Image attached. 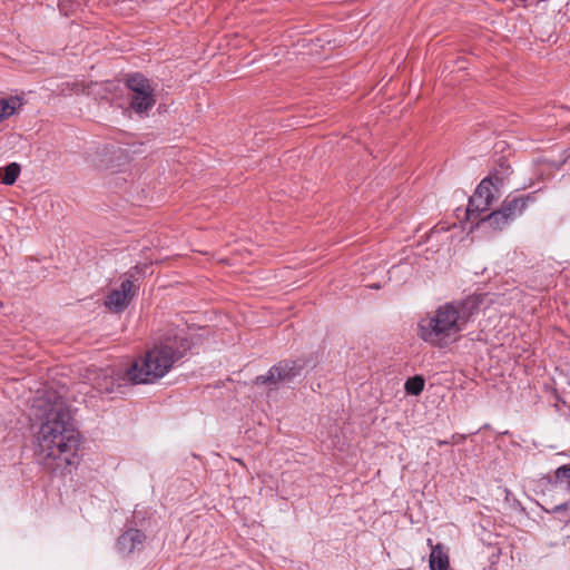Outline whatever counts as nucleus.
<instances>
[{
	"instance_id": "nucleus-1",
	"label": "nucleus",
	"mask_w": 570,
	"mask_h": 570,
	"mask_svg": "<svg viewBox=\"0 0 570 570\" xmlns=\"http://www.w3.org/2000/svg\"><path fill=\"white\" fill-rule=\"evenodd\" d=\"M33 415L40 421L36 434V456L49 470L62 468L71 472L78 463L80 435L72 422L66 400L56 391H45L33 404Z\"/></svg>"
},
{
	"instance_id": "nucleus-2",
	"label": "nucleus",
	"mask_w": 570,
	"mask_h": 570,
	"mask_svg": "<svg viewBox=\"0 0 570 570\" xmlns=\"http://www.w3.org/2000/svg\"><path fill=\"white\" fill-rule=\"evenodd\" d=\"M481 295L459 303H445L417 322V336L433 347L444 348L455 342L471 317L478 313Z\"/></svg>"
},
{
	"instance_id": "nucleus-3",
	"label": "nucleus",
	"mask_w": 570,
	"mask_h": 570,
	"mask_svg": "<svg viewBox=\"0 0 570 570\" xmlns=\"http://www.w3.org/2000/svg\"><path fill=\"white\" fill-rule=\"evenodd\" d=\"M188 344L184 338L176 337L155 345L145 356L132 362L126 371L128 380L134 384H148L164 377L173 365L184 356Z\"/></svg>"
},
{
	"instance_id": "nucleus-4",
	"label": "nucleus",
	"mask_w": 570,
	"mask_h": 570,
	"mask_svg": "<svg viewBox=\"0 0 570 570\" xmlns=\"http://www.w3.org/2000/svg\"><path fill=\"white\" fill-rule=\"evenodd\" d=\"M510 175V168L502 167L501 176H499V171L497 170L493 175L481 180L479 186L476 187L474 194L469 199V205L466 208V216L469 220L478 219L479 216L487 212L494 200V194L492 188L494 187L493 179L498 184H502L504 176Z\"/></svg>"
},
{
	"instance_id": "nucleus-5",
	"label": "nucleus",
	"mask_w": 570,
	"mask_h": 570,
	"mask_svg": "<svg viewBox=\"0 0 570 570\" xmlns=\"http://www.w3.org/2000/svg\"><path fill=\"white\" fill-rule=\"evenodd\" d=\"M307 366L304 358L284 360L272 366L266 375H258L255 380L256 384H287L295 377L299 376Z\"/></svg>"
},
{
	"instance_id": "nucleus-6",
	"label": "nucleus",
	"mask_w": 570,
	"mask_h": 570,
	"mask_svg": "<svg viewBox=\"0 0 570 570\" xmlns=\"http://www.w3.org/2000/svg\"><path fill=\"white\" fill-rule=\"evenodd\" d=\"M126 85L130 89V106L137 114H145L155 105L153 89L149 80L141 73L136 72L128 75Z\"/></svg>"
},
{
	"instance_id": "nucleus-7",
	"label": "nucleus",
	"mask_w": 570,
	"mask_h": 570,
	"mask_svg": "<svg viewBox=\"0 0 570 570\" xmlns=\"http://www.w3.org/2000/svg\"><path fill=\"white\" fill-rule=\"evenodd\" d=\"M135 295V285L130 279L121 282L118 288L112 289L105 301V306L111 312H122Z\"/></svg>"
},
{
	"instance_id": "nucleus-8",
	"label": "nucleus",
	"mask_w": 570,
	"mask_h": 570,
	"mask_svg": "<svg viewBox=\"0 0 570 570\" xmlns=\"http://www.w3.org/2000/svg\"><path fill=\"white\" fill-rule=\"evenodd\" d=\"M145 539L146 535L140 530L128 529L118 538L117 550L122 556L139 551L144 546Z\"/></svg>"
},
{
	"instance_id": "nucleus-9",
	"label": "nucleus",
	"mask_w": 570,
	"mask_h": 570,
	"mask_svg": "<svg viewBox=\"0 0 570 570\" xmlns=\"http://www.w3.org/2000/svg\"><path fill=\"white\" fill-rule=\"evenodd\" d=\"M120 380L112 372L99 371L94 377L92 389L99 394H114L121 389Z\"/></svg>"
},
{
	"instance_id": "nucleus-10",
	"label": "nucleus",
	"mask_w": 570,
	"mask_h": 570,
	"mask_svg": "<svg viewBox=\"0 0 570 570\" xmlns=\"http://www.w3.org/2000/svg\"><path fill=\"white\" fill-rule=\"evenodd\" d=\"M533 198L528 195L525 197H513V198H507L501 207L499 208L504 217L508 218V220L511 223L517 217L521 216L524 209L528 206L529 202H532Z\"/></svg>"
},
{
	"instance_id": "nucleus-11",
	"label": "nucleus",
	"mask_w": 570,
	"mask_h": 570,
	"mask_svg": "<svg viewBox=\"0 0 570 570\" xmlns=\"http://www.w3.org/2000/svg\"><path fill=\"white\" fill-rule=\"evenodd\" d=\"M429 567L431 570H448L450 567L448 552L441 543L432 547L429 558Z\"/></svg>"
},
{
	"instance_id": "nucleus-12",
	"label": "nucleus",
	"mask_w": 570,
	"mask_h": 570,
	"mask_svg": "<svg viewBox=\"0 0 570 570\" xmlns=\"http://www.w3.org/2000/svg\"><path fill=\"white\" fill-rule=\"evenodd\" d=\"M23 105V99L19 96L0 98V122L14 115Z\"/></svg>"
},
{
	"instance_id": "nucleus-13",
	"label": "nucleus",
	"mask_w": 570,
	"mask_h": 570,
	"mask_svg": "<svg viewBox=\"0 0 570 570\" xmlns=\"http://www.w3.org/2000/svg\"><path fill=\"white\" fill-rule=\"evenodd\" d=\"M480 222L487 220L491 227L494 229H502L504 226H507L510 222L507 217L503 216L500 209L492 212L487 217H480L476 219Z\"/></svg>"
},
{
	"instance_id": "nucleus-14",
	"label": "nucleus",
	"mask_w": 570,
	"mask_h": 570,
	"mask_svg": "<svg viewBox=\"0 0 570 570\" xmlns=\"http://www.w3.org/2000/svg\"><path fill=\"white\" fill-rule=\"evenodd\" d=\"M425 381L422 376L415 375L406 380L404 389L409 395H420L424 389Z\"/></svg>"
},
{
	"instance_id": "nucleus-15",
	"label": "nucleus",
	"mask_w": 570,
	"mask_h": 570,
	"mask_svg": "<svg viewBox=\"0 0 570 570\" xmlns=\"http://www.w3.org/2000/svg\"><path fill=\"white\" fill-rule=\"evenodd\" d=\"M19 174H20V165L17 163H11L6 166L3 176L1 178V183L4 185H12L16 183Z\"/></svg>"
},
{
	"instance_id": "nucleus-16",
	"label": "nucleus",
	"mask_w": 570,
	"mask_h": 570,
	"mask_svg": "<svg viewBox=\"0 0 570 570\" xmlns=\"http://www.w3.org/2000/svg\"><path fill=\"white\" fill-rule=\"evenodd\" d=\"M554 478L570 492V464H563L554 471Z\"/></svg>"
},
{
	"instance_id": "nucleus-17",
	"label": "nucleus",
	"mask_w": 570,
	"mask_h": 570,
	"mask_svg": "<svg viewBox=\"0 0 570 570\" xmlns=\"http://www.w3.org/2000/svg\"><path fill=\"white\" fill-rule=\"evenodd\" d=\"M568 508V504L567 503H561V504H558L553 508V511L554 512H561L563 510H566Z\"/></svg>"
},
{
	"instance_id": "nucleus-18",
	"label": "nucleus",
	"mask_w": 570,
	"mask_h": 570,
	"mask_svg": "<svg viewBox=\"0 0 570 570\" xmlns=\"http://www.w3.org/2000/svg\"><path fill=\"white\" fill-rule=\"evenodd\" d=\"M372 288H379V285L377 284H374L373 286H371Z\"/></svg>"
},
{
	"instance_id": "nucleus-19",
	"label": "nucleus",
	"mask_w": 570,
	"mask_h": 570,
	"mask_svg": "<svg viewBox=\"0 0 570 570\" xmlns=\"http://www.w3.org/2000/svg\"><path fill=\"white\" fill-rule=\"evenodd\" d=\"M440 444H449V442L448 441H442V442H440Z\"/></svg>"
}]
</instances>
